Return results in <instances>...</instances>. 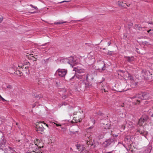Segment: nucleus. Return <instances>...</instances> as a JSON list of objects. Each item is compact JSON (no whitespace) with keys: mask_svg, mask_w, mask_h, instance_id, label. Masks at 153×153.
Here are the masks:
<instances>
[{"mask_svg":"<svg viewBox=\"0 0 153 153\" xmlns=\"http://www.w3.org/2000/svg\"><path fill=\"white\" fill-rule=\"evenodd\" d=\"M89 75V74H87L85 76V74L81 75L75 74L73 76H71L69 79V81L70 82H72L77 81L78 80L80 79L79 81L80 87L85 88L88 85V81L89 79L88 77Z\"/></svg>","mask_w":153,"mask_h":153,"instance_id":"nucleus-1","label":"nucleus"},{"mask_svg":"<svg viewBox=\"0 0 153 153\" xmlns=\"http://www.w3.org/2000/svg\"><path fill=\"white\" fill-rule=\"evenodd\" d=\"M149 117L146 114L143 115L139 120L138 125L141 126H142L143 123L146 122L149 119Z\"/></svg>","mask_w":153,"mask_h":153,"instance_id":"nucleus-2","label":"nucleus"},{"mask_svg":"<svg viewBox=\"0 0 153 153\" xmlns=\"http://www.w3.org/2000/svg\"><path fill=\"white\" fill-rule=\"evenodd\" d=\"M67 73V70L63 69H59L56 71V73L58 75L62 77H64Z\"/></svg>","mask_w":153,"mask_h":153,"instance_id":"nucleus-3","label":"nucleus"},{"mask_svg":"<svg viewBox=\"0 0 153 153\" xmlns=\"http://www.w3.org/2000/svg\"><path fill=\"white\" fill-rule=\"evenodd\" d=\"M42 122H39L37 123L36 125V130L39 133H42L41 132H42L44 131V127L42 125Z\"/></svg>","mask_w":153,"mask_h":153,"instance_id":"nucleus-4","label":"nucleus"},{"mask_svg":"<svg viewBox=\"0 0 153 153\" xmlns=\"http://www.w3.org/2000/svg\"><path fill=\"white\" fill-rule=\"evenodd\" d=\"M114 143V140L113 138H109L105 141L103 143V146L104 147H107L112 143Z\"/></svg>","mask_w":153,"mask_h":153,"instance_id":"nucleus-5","label":"nucleus"},{"mask_svg":"<svg viewBox=\"0 0 153 153\" xmlns=\"http://www.w3.org/2000/svg\"><path fill=\"white\" fill-rule=\"evenodd\" d=\"M142 96V93H139L137 94H136L135 96H133L131 97L132 99H134V98H137L138 99L136 100V101H137L138 102V104H139V103L140 102V100H143ZM135 104H138L137 103H135Z\"/></svg>","mask_w":153,"mask_h":153,"instance_id":"nucleus-6","label":"nucleus"},{"mask_svg":"<svg viewBox=\"0 0 153 153\" xmlns=\"http://www.w3.org/2000/svg\"><path fill=\"white\" fill-rule=\"evenodd\" d=\"M73 71H74L76 72L79 74L85 73V70L84 69L81 68L79 67H75Z\"/></svg>","mask_w":153,"mask_h":153,"instance_id":"nucleus-7","label":"nucleus"},{"mask_svg":"<svg viewBox=\"0 0 153 153\" xmlns=\"http://www.w3.org/2000/svg\"><path fill=\"white\" fill-rule=\"evenodd\" d=\"M74 61L75 60L73 57H70L69 58L67 62L73 67V66L76 64Z\"/></svg>","mask_w":153,"mask_h":153,"instance_id":"nucleus-8","label":"nucleus"},{"mask_svg":"<svg viewBox=\"0 0 153 153\" xmlns=\"http://www.w3.org/2000/svg\"><path fill=\"white\" fill-rule=\"evenodd\" d=\"M98 65L100 68H101L102 71H104L105 70V64L104 62L100 61L98 63Z\"/></svg>","mask_w":153,"mask_h":153,"instance_id":"nucleus-9","label":"nucleus"},{"mask_svg":"<svg viewBox=\"0 0 153 153\" xmlns=\"http://www.w3.org/2000/svg\"><path fill=\"white\" fill-rule=\"evenodd\" d=\"M126 76V78L128 80L133 81L134 80V78L128 72H126L125 74V76Z\"/></svg>","mask_w":153,"mask_h":153,"instance_id":"nucleus-10","label":"nucleus"},{"mask_svg":"<svg viewBox=\"0 0 153 153\" xmlns=\"http://www.w3.org/2000/svg\"><path fill=\"white\" fill-rule=\"evenodd\" d=\"M151 75L152 74H150L149 71H146L144 72L143 76L144 78L148 79L149 78Z\"/></svg>","mask_w":153,"mask_h":153,"instance_id":"nucleus-11","label":"nucleus"},{"mask_svg":"<svg viewBox=\"0 0 153 153\" xmlns=\"http://www.w3.org/2000/svg\"><path fill=\"white\" fill-rule=\"evenodd\" d=\"M6 143V140L4 139H2L0 141V148L2 147L1 149H3L2 148H4L5 147Z\"/></svg>","mask_w":153,"mask_h":153,"instance_id":"nucleus-12","label":"nucleus"},{"mask_svg":"<svg viewBox=\"0 0 153 153\" xmlns=\"http://www.w3.org/2000/svg\"><path fill=\"white\" fill-rule=\"evenodd\" d=\"M142 94L143 100H146L149 98V94L146 93H142Z\"/></svg>","mask_w":153,"mask_h":153,"instance_id":"nucleus-13","label":"nucleus"},{"mask_svg":"<svg viewBox=\"0 0 153 153\" xmlns=\"http://www.w3.org/2000/svg\"><path fill=\"white\" fill-rule=\"evenodd\" d=\"M38 147V145H37V143H30L29 145V147L30 148L33 149H34L36 148V149H37V147Z\"/></svg>","mask_w":153,"mask_h":153,"instance_id":"nucleus-14","label":"nucleus"},{"mask_svg":"<svg viewBox=\"0 0 153 153\" xmlns=\"http://www.w3.org/2000/svg\"><path fill=\"white\" fill-rule=\"evenodd\" d=\"M77 147V149L79 151H82L84 149V147L83 146H81L80 145L77 144L76 145Z\"/></svg>","mask_w":153,"mask_h":153,"instance_id":"nucleus-15","label":"nucleus"},{"mask_svg":"<svg viewBox=\"0 0 153 153\" xmlns=\"http://www.w3.org/2000/svg\"><path fill=\"white\" fill-rule=\"evenodd\" d=\"M125 58H126V60L129 62H131L134 60V57L133 56H131V57L126 56H125Z\"/></svg>","mask_w":153,"mask_h":153,"instance_id":"nucleus-16","label":"nucleus"},{"mask_svg":"<svg viewBox=\"0 0 153 153\" xmlns=\"http://www.w3.org/2000/svg\"><path fill=\"white\" fill-rule=\"evenodd\" d=\"M86 140H85V143L86 144L88 145H91V146H92L93 144V143H92L90 142V140L89 137H87L86 138Z\"/></svg>","mask_w":153,"mask_h":153,"instance_id":"nucleus-17","label":"nucleus"},{"mask_svg":"<svg viewBox=\"0 0 153 153\" xmlns=\"http://www.w3.org/2000/svg\"><path fill=\"white\" fill-rule=\"evenodd\" d=\"M134 27L136 29L139 30H140L142 29L141 25H140L136 24L135 25Z\"/></svg>","mask_w":153,"mask_h":153,"instance_id":"nucleus-18","label":"nucleus"},{"mask_svg":"<svg viewBox=\"0 0 153 153\" xmlns=\"http://www.w3.org/2000/svg\"><path fill=\"white\" fill-rule=\"evenodd\" d=\"M140 134L144 136V137H146V136L148 134V132H147V131H141L140 132Z\"/></svg>","mask_w":153,"mask_h":153,"instance_id":"nucleus-19","label":"nucleus"},{"mask_svg":"<svg viewBox=\"0 0 153 153\" xmlns=\"http://www.w3.org/2000/svg\"><path fill=\"white\" fill-rule=\"evenodd\" d=\"M67 22L66 21H65V22H55V23H54V24H55V25H59V24H63V23H66Z\"/></svg>","mask_w":153,"mask_h":153,"instance_id":"nucleus-20","label":"nucleus"},{"mask_svg":"<svg viewBox=\"0 0 153 153\" xmlns=\"http://www.w3.org/2000/svg\"><path fill=\"white\" fill-rule=\"evenodd\" d=\"M104 126L103 127H104L106 129H109V124H107L106 125H105V124H104Z\"/></svg>","mask_w":153,"mask_h":153,"instance_id":"nucleus-21","label":"nucleus"},{"mask_svg":"<svg viewBox=\"0 0 153 153\" xmlns=\"http://www.w3.org/2000/svg\"><path fill=\"white\" fill-rule=\"evenodd\" d=\"M34 153H42V152L39 151L38 149H36V148L34 149Z\"/></svg>","mask_w":153,"mask_h":153,"instance_id":"nucleus-22","label":"nucleus"},{"mask_svg":"<svg viewBox=\"0 0 153 153\" xmlns=\"http://www.w3.org/2000/svg\"><path fill=\"white\" fill-rule=\"evenodd\" d=\"M30 59H32L33 61H36V59H37L35 57H34L33 56H31L30 57Z\"/></svg>","mask_w":153,"mask_h":153,"instance_id":"nucleus-23","label":"nucleus"},{"mask_svg":"<svg viewBox=\"0 0 153 153\" xmlns=\"http://www.w3.org/2000/svg\"><path fill=\"white\" fill-rule=\"evenodd\" d=\"M137 85V84L135 82H134V83H132L131 85V86L132 88H134L135 87V86Z\"/></svg>","mask_w":153,"mask_h":153,"instance_id":"nucleus-24","label":"nucleus"},{"mask_svg":"<svg viewBox=\"0 0 153 153\" xmlns=\"http://www.w3.org/2000/svg\"><path fill=\"white\" fill-rule=\"evenodd\" d=\"M0 100H1L3 102L6 101V100H5L0 94Z\"/></svg>","mask_w":153,"mask_h":153,"instance_id":"nucleus-25","label":"nucleus"},{"mask_svg":"<svg viewBox=\"0 0 153 153\" xmlns=\"http://www.w3.org/2000/svg\"><path fill=\"white\" fill-rule=\"evenodd\" d=\"M7 88L8 90H10L12 88V87L10 85H8L7 86Z\"/></svg>","mask_w":153,"mask_h":153,"instance_id":"nucleus-26","label":"nucleus"},{"mask_svg":"<svg viewBox=\"0 0 153 153\" xmlns=\"http://www.w3.org/2000/svg\"><path fill=\"white\" fill-rule=\"evenodd\" d=\"M71 1H63L58 2L57 4H61L63 2H69Z\"/></svg>","mask_w":153,"mask_h":153,"instance_id":"nucleus-27","label":"nucleus"},{"mask_svg":"<svg viewBox=\"0 0 153 153\" xmlns=\"http://www.w3.org/2000/svg\"><path fill=\"white\" fill-rule=\"evenodd\" d=\"M16 74H17V75H18V74H19L20 76L21 75V74L22 73L21 72H20L19 71H16Z\"/></svg>","mask_w":153,"mask_h":153,"instance_id":"nucleus-28","label":"nucleus"},{"mask_svg":"<svg viewBox=\"0 0 153 153\" xmlns=\"http://www.w3.org/2000/svg\"><path fill=\"white\" fill-rule=\"evenodd\" d=\"M30 6L32 7L33 8L37 10V9H38V8H37V7L33 6L32 4H31L30 5Z\"/></svg>","mask_w":153,"mask_h":153,"instance_id":"nucleus-29","label":"nucleus"},{"mask_svg":"<svg viewBox=\"0 0 153 153\" xmlns=\"http://www.w3.org/2000/svg\"><path fill=\"white\" fill-rule=\"evenodd\" d=\"M104 137V135L103 134H102L101 135H100V136H99V138L101 139V138H102Z\"/></svg>","mask_w":153,"mask_h":153,"instance_id":"nucleus-30","label":"nucleus"},{"mask_svg":"<svg viewBox=\"0 0 153 153\" xmlns=\"http://www.w3.org/2000/svg\"><path fill=\"white\" fill-rule=\"evenodd\" d=\"M107 54L108 55H111L112 54L111 51H108L107 53Z\"/></svg>","mask_w":153,"mask_h":153,"instance_id":"nucleus-31","label":"nucleus"},{"mask_svg":"<svg viewBox=\"0 0 153 153\" xmlns=\"http://www.w3.org/2000/svg\"><path fill=\"white\" fill-rule=\"evenodd\" d=\"M3 20V18L2 17H0V23H1Z\"/></svg>","mask_w":153,"mask_h":153,"instance_id":"nucleus-32","label":"nucleus"},{"mask_svg":"<svg viewBox=\"0 0 153 153\" xmlns=\"http://www.w3.org/2000/svg\"><path fill=\"white\" fill-rule=\"evenodd\" d=\"M48 43H46L43 44H42L41 45H40V46H45V45H46Z\"/></svg>","mask_w":153,"mask_h":153,"instance_id":"nucleus-33","label":"nucleus"},{"mask_svg":"<svg viewBox=\"0 0 153 153\" xmlns=\"http://www.w3.org/2000/svg\"><path fill=\"white\" fill-rule=\"evenodd\" d=\"M29 153H34V149H33L32 151L29 152Z\"/></svg>","mask_w":153,"mask_h":153,"instance_id":"nucleus-34","label":"nucleus"},{"mask_svg":"<svg viewBox=\"0 0 153 153\" xmlns=\"http://www.w3.org/2000/svg\"><path fill=\"white\" fill-rule=\"evenodd\" d=\"M42 123L43 124H46V126H47L48 127V124H46V123H44V122H42Z\"/></svg>","mask_w":153,"mask_h":153,"instance_id":"nucleus-35","label":"nucleus"},{"mask_svg":"<svg viewBox=\"0 0 153 153\" xmlns=\"http://www.w3.org/2000/svg\"><path fill=\"white\" fill-rule=\"evenodd\" d=\"M129 151H130L131 152H133V150L131 148H130L129 149Z\"/></svg>","mask_w":153,"mask_h":153,"instance_id":"nucleus-36","label":"nucleus"},{"mask_svg":"<svg viewBox=\"0 0 153 153\" xmlns=\"http://www.w3.org/2000/svg\"><path fill=\"white\" fill-rule=\"evenodd\" d=\"M67 105V103H66L62 102V105Z\"/></svg>","mask_w":153,"mask_h":153,"instance_id":"nucleus-37","label":"nucleus"},{"mask_svg":"<svg viewBox=\"0 0 153 153\" xmlns=\"http://www.w3.org/2000/svg\"><path fill=\"white\" fill-rule=\"evenodd\" d=\"M111 44V42H108V45L109 46Z\"/></svg>","mask_w":153,"mask_h":153,"instance_id":"nucleus-38","label":"nucleus"},{"mask_svg":"<svg viewBox=\"0 0 153 153\" xmlns=\"http://www.w3.org/2000/svg\"><path fill=\"white\" fill-rule=\"evenodd\" d=\"M71 132H72V133L73 134H75L76 133V132H78V131H72Z\"/></svg>","mask_w":153,"mask_h":153,"instance_id":"nucleus-39","label":"nucleus"},{"mask_svg":"<svg viewBox=\"0 0 153 153\" xmlns=\"http://www.w3.org/2000/svg\"><path fill=\"white\" fill-rule=\"evenodd\" d=\"M113 136L114 137H117L118 136V135L117 134V135H116V134L115 135V134H113Z\"/></svg>","mask_w":153,"mask_h":153,"instance_id":"nucleus-40","label":"nucleus"},{"mask_svg":"<svg viewBox=\"0 0 153 153\" xmlns=\"http://www.w3.org/2000/svg\"><path fill=\"white\" fill-rule=\"evenodd\" d=\"M32 107L33 108H34L35 107V106H36V105L35 104H33L32 105Z\"/></svg>","mask_w":153,"mask_h":153,"instance_id":"nucleus-41","label":"nucleus"},{"mask_svg":"<svg viewBox=\"0 0 153 153\" xmlns=\"http://www.w3.org/2000/svg\"><path fill=\"white\" fill-rule=\"evenodd\" d=\"M148 23L150 24H153V23L152 22H148Z\"/></svg>","mask_w":153,"mask_h":153,"instance_id":"nucleus-42","label":"nucleus"},{"mask_svg":"<svg viewBox=\"0 0 153 153\" xmlns=\"http://www.w3.org/2000/svg\"><path fill=\"white\" fill-rule=\"evenodd\" d=\"M8 148H9L10 149H11V150H12V148H11V147H10L9 146V147H8Z\"/></svg>","mask_w":153,"mask_h":153,"instance_id":"nucleus-43","label":"nucleus"},{"mask_svg":"<svg viewBox=\"0 0 153 153\" xmlns=\"http://www.w3.org/2000/svg\"><path fill=\"white\" fill-rule=\"evenodd\" d=\"M151 31V29H150L149 30L147 31V32L149 33V32Z\"/></svg>","mask_w":153,"mask_h":153,"instance_id":"nucleus-44","label":"nucleus"},{"mask_svg":"<svg viewBox=\"0 0 153 153\" xmlns=\"http://www.w3.org/2000/svg\"><path fill=\"white\" fill-rule=\"evenodd\" d=\"M104 91L105 92H107V90H105V89H104Z\"/></svg>","mask_w":153,"mask_h":153,"instance_id":"nucleus-45","label":"nucleus"},{"mask_svg":"<svg viewBox=\"0 0 153 153\" xmlns=\"http://www.w3.org/2000/svg\"><path fill=\"white\" fill-rule=\"evenodd\" d=\"M56 125L58 126H61V125H58L57 124H56Z\"/></svg>","mask_w":153,"mask_h":153,"instance_id":"nucleus-46","label":"nucleus"},{"mask_svg":"<svg viewBox=\"0 0 153 153\" xmlns=\"http://www.w3.org/2000/svg\"><path fill=\"white\" fill-rule=\"evenodd\" d=\"M20 140H16V141L17 142H20Z\"/></svg>","mask_w":153,"mask_h":153,"instance_id":"nucleus-47","label":"nucleus"},{"mask_svg":"<svg viewBox=\"0 0 153 153\" xmlns=\"http://www.w3.org/2000/svg\"><path fill=\"white\" fill-rule=\"evenodd\" d=\"M37 142H39V143H40V141L39 140H38V139H37Z\"/></svg>","mask_w":153,"mask_h":153,"instance_id":"nucleus-48","label":"nucleus"},{"mask_svg":"<svg viewBox=\"0 0 153 153\" xmlns=\"http://www.w3.org/2000/svg\"><path fill=\"white\" fill-rule=\"evenodd\" d=\"M107 153H111V152H107Z\"/></svg>","mask_w":153,"mask_h":153,"instance_id":"nucleus-49","label":"nucleus"},{"mask_svg":"<svg viewBox=\"0 0 153 153\" xmlns=\"http://www.w3.org/2000/svg\"><path fill=\"white\" fill-rule=\"evenodd\" d=\"M151 117H153V113L151 115Z\"/></svg>","mask_w":153,"mask_h":153,"instance_id":"nucleus-50","label":"nucleus"},{"mask_svg":"<svg viewBox=\"0 0 153 153\" xmlns=\"http://www.w3.org/2000/svg\"><path fill=\"white\" fill-rule=\"evenodd\" d=\"M29 12L30 13H35L34 12Z\"/></svg>","mask_w":153,"mask_h":153,"instance_id":"nucleus-51","label":"nucleus"},{"mask_svg":"<svg viewBox=\"0 0 153 153\" xmlns=\"http://www.w3.org/2000/svg\"><path fill=\"white\" fill-rule=\"evenodd\" d=\"M130 4H128V5H127L128 6H130Z\"/></svg>","mask_w":153,"mask_h":153,"instance_id":"nucleus-52","label":"nucleus"},{"mask_svg":"<svg viewBox=\"0 0 153 153\" xmlns=\"http://www.w3.org/2000/svg\"><path fill=\"white\" fill-rule=\"evenodd\" d=\"M18 67H19L20 68L21 67V66L19 65H18Z\"/></svg>","mask_w":153,"mask_h":153,"instance_id":"nucleus-53","label":"nucleus"},{"mask_svg":"<svg viewBox=\"0 0 153 153\" xmlns=\"http://www.w3.org/2000/svg\"><path fill=\"white\" fill-rule=\"evenodd\" d=\"M16 125H18V123H16Z\"/></svg>","mask_w":153,"mask_h":153,"instance_id":"nucleus-54","label":"nucleus"},{"mask_svg":"<svg viewBox=\"0 0 153 153\" xmlns=\"http://www.w3.org/2000/svg\"><path fill=\"white\" fill-rule=\"evenodd\" d=\"M41 148V147L39 146V148Z\"/></svg>","mask_w":153,"mask_h":153,"instance_id":"nucleus-55","label":"nucleus"},{"mask_svg":"<svg viewBox=\"0 0 153 153\" xmlns=\"http://www.w3.org/2000/svg\"><path fill=\"white\" fill-rule=\"evenodd\" d=\"M85 137H85V139H86V137H86V136H85Z\"/></svg>","mask_w":153,"mask_h":153,"instance_id":"nucleus-56","label":"nucleus"},{"mask_svg":"<svg viewBox=\"0 0 153 153\" xmlns=\"http://www.w3.org/2000/svg\"><path fill=\"white\" fill-rule=\"evenodd\" d=\"M103 50L105 49V48H103Z\"/></svg>","mask_w":153,"mask_h":153,"instance_id":"nucleus-57","label":"nucleus"},{"mask_svg":"<svg viewBox=\"0 0 153 153\" xmlns=\"http://www.w3.org/2000/svg\"><path fill=\"white\" fill-rule=\"evenodd\" d=\"M46 51H45L44 52V53H46Z\"/></svg>","mask_w":153,"mask_h":153,"instance_id":"nucleus-58","label":"nucleus"},{"mask_svg":"<svg viewBox=\"0 0 153 153\" xmlns=\"http://www.w3.org/2000/svg\"><path fill=\"white\" fill-rule=\"evenodd\" d=\"M28 63H29V64H30V62H28Z\"/></svg>","mask_w":153,"mask_h":153,"instance_id":"nucleus-59","label":"nucleus"}]
</instances>
